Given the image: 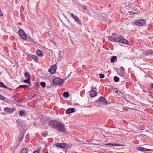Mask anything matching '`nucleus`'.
Masks as SVG:
<instances>
[{
	"label": "nucleus",
	"instance_id": "obj_1",
	"mask_svg": "<svg viewBox=\"0 0 153 153\" xmlns=\"http://www.w3.org/2000/svg\"><path fill=\"white\" fill-rule=\"evenodd\" d=\"M108 38L110 41L117 42L128 45L130 44L129 42L124 39L123 37L121 36H119L116 37H113L109 36H108Z\"/></svg>",
	"mask_w": 153,
	"mask_h": 153
},
{
	"label": "nucleus",
	"instance_id": "obj_2",
	"mask_svg": "<svg viewBox=\"0 0 153 153\" xmlns=\"http://www.w3.org/2000/svg\"><path fill=\"white\" fill-rule=\"evenodd\" d=\"M55 129L60 132H65L66 131L64 124L59 122H58Z\"/></svg>",
	"mask_w": 153,
	"mask_h": 153
},
{
	"label": "nucleus",
	"instance_id": "obj_3",
	"mask_svg": "<svg viewBox=\"0 0 153 153\" xmlns=\"http://www.w3.org/2000/svg\"><path fill=\"white\" fill-rule=\"evenodd\" d=\"M18 33L21 38L24 40H26V34L22 29L19 28L18 31Z\"/></svg>",
	"mask_w": 153,
	"mask_h": 153
},
{
	"label": "nucleus",
	"instance_id": "obj_4",
	"mask_svg": "<svg viewBox=\"0 0 153 153\" xmlns=\"http://www.w3.org/2000/svg\"><path fill=\"white\" fill-rule=\"evenodd\" d=\"M63 80L61 78H55L53 80V82L56 85H62L63 83Z\"/></svg>",
	"mask_w": 153,
	"mask_h": 153
},
{
	"label": "nucleus",
	"instance_id": "obj_5",
	"mask_svg": "<svg viewBox=\"0 0 153 153\" xmlns=\"http://www.w3.org/2000/svg\"><path fill=\"white\" fill-rule=\"evenodd\" d=\"M59 121L55 120H51L49 123V125L51 127L56 128Z\"/></svg>",
	"mask_w": 153,
	"mask_h": 153
},
{
	"label": "nucleus",
	"instance_id": "obj_6",
	"mask_svg": "<svg viewBox=\"0 0 153 153\" xmlns=\"http://www.w3.org/2000/svg\"><path fill=\"white\" fill-rule=\"evenodd\" d=\"M68 13L71 14L73 19H74L78 24H79L80 25H81L82 22L81 21V20L79 19L78 17H77L76 16L74 15L73 14L71 13Z\"/></svg>",
	"mask_w": 153,
	"mask_h": 153
},
{
	"label": "nucleus",
	"instance_id": "obj_7",
	"mask_svg": "<svg viewBox=\"0 0 153 153\" xmlns=\"http://www.w3.org/2000/svg\"><path fill=\"white\" fill-rule=\"evenodd\" d=\"M146 20H145L141 19L135 22V24L136 25L141 26L146 23Z\"/></svg>",
	"mask_w": 153,
	"mask_h": 153
},
{
	"label": "nucleus",
	"instance_id": "obj_8",
	"mask_svg": "<svg viewBox=\"0 0 153 153\" xmlns=\"http://www.w3.org/2000/svg\"><path fill=\"white\" fill-rule=\"evenodd\" d=\"M99 102H102L104 104H107V101L105 97H100L98 100H97V102L98 103Z\"/></svg>",
	"mask_w": 153,
	"mask_h": 153
},
{
	"label": "nucleus",
	"instance_id": "obj_9",
	"mask_svg": "<svg viewBox=\"0 0 153 153\" xmlns=\"http://www.w3.org/2000/svg\"><path fill=\"white\" fill-rule=\"evenodd\" d=\"M4 109L8 114L12 113L15 110V109L14 108H12L7 107L4 108Z\"/></svg>",
	"mask_w": 153,
	"mask_h": 153
},
{
	"label": "nucleus",
	"instance_id": "obj_10",
	"mask_svg": "<svg viewBox=\"0 0 153 153\" xmlns=\"http://www.w3.org/2000/svg\"><path fill=\"white\" fill-rule=\"evenodd\" d=\"M56 67L55 65H53L49 69L48 71L52 74H53L56 70Z\"/></svg>",
	"mask_w": 153,
	"mask_h": 153
},
{
	"label": "nucleus",
	"instance_id": "obj_11",
	"mask_svg": "<svg viewBox=\"0 0 153 153\" xmlns=\"http://www.w3.org/2000/svg\"><path fill=\"white\" fill-rule=\"evenodd\" d=\"M75 110L74 108H69L67 109L66 111L65 112L67 114L74 113L75 112Z\"/></svg>",
	"mask_w": 153,
	"mask_h": 153
},
{
	"label": "nucleus",
	"instance_id": "obj_12",
	"mask_svg": "<svg viewBox=\"0 0 153 153\" xmlns=\"http://www.w3.org/2000/svg\"><path fill=\"white\" fill-rule=\"evenodd\" d=\"M137 149L139 151H141L142 152L152 150L151 149L145 148L142 147H138V148H137Z\"/></svg>",
	"mask_w": 153,
	"mask_h": 153
},
{
	"label": "nucleus",
	"instance_id": "obj_13",
	"mask_svg": "<svg viewBox=\"0 0 153 153\" xmlns=\"http://www.w3.org/2000/svg\"><path fill=\"white\" fill-rule=\"evenodd\" d=\"M104 16L99 15V14H97L98 17L101 20H103L105 21H107V20H108V19H107L106 17L105 16V14H104Z\"/></svg>",
	"mask_w": 153,
	"mask_h": 153
},
{
	"label": "nucleus",
	"instance_id": "obj_14",
	"mask_svg": "<svg viewBox=\"0 0 153 153\" xmlns=\"http://www.w3.org/2000/svg\"><path fill=\"white\" fill-rule=\"evenodd\" d=\"M36 53L39 56L42 57L44 55L43 52L41 50L38 49L36 51Z\"/></svg>",
	"mask_w": 153,
	"mask_h": 153
},
{
	"label": "nucleus",
	"instance_id": "obj_15",
	"mask_svg": "<svg viewBox=\"0 0 153 153\" xmlns=\"http://www.w3.org/2000/svg\"><path fill=\"white\" fill-rule=\"evenodd\" d=\"M97 94V92L94 90H91L90 91V96L91 97H94Z\"/></svg>",
	"mask_w": 153,
	"mask_h": 153
},
{
	"label": "nucleus",
	"instance_id": "obj_16",
	"mask_svg": "<svg viewBox=\"0 0 153 153\" xmlns=\"http://www.w3.org/2000/svg\"><path fill=\"white\" fill-rule=\"evenodd\" d=\"M62 149H65L69 148L70 146L69 144H66V143H62Z\"/></svg>",
	"mask_w": 153,
	"mask_h": 153
},
{
	"label": "nucleus",
	"instance_id": "obj_17",
	"mask_svg": "<svg viewBox=\"0 0 153 153\" xmlns=\"http://www.w3.org/2000/svg\"><path fill=\"white\" fill-rule=\"evenodd\" d=\"M30 56L31 57L32 59L35 61L37 62H38V57L36 55H34L32 54L30 55Z\"/></svg>",
	"mask_w": 153,
	"mask_h": 153
},
{
	"label": "nucleus",
	"instance_id": "obj_18",
	"mask_svg": "<svg viewBox=\"0 0 153 153\" xmlns=\"http://www.w3.org/2000/svg\"><path fill=\"white\" fill-rule=\"evenodd\" d=\"M120 69L121 73L119 74L121 76H123L124 75V68L123 67L121 66L120 67Z\"/></svg>",
	"mask_w": 153,
	"mask_h": 153
},
{
	"label": "nucleus",
	"instance_id": "obj_19",
	"mask_svg": "<svg viewBox=\"0 0 153 153\" xmlns=\"http://www.w3.org/2000/svg\"><path fill=\"white\" fill-rule=\"evenodd\" d=\"M64 56L63 52L62 51H60L59 53V57L58 59L60 60Z\"/></svg>",
	"mask_w": 153,
	"mask_h": 153
},
{
	"label": "nucleus",
	"instance_id": "obj_20",
	"mask_svg": "<svg viewBox=\"0 0 153 153\" xmlns=\"http://www.w3.org/2000/svg\"><path fill=\"white\" fill-rule=\"evenodd\" d=\"M24 76L25 77L27 78V79H30V74L29 73L26 72L24 74Z\"/></svg>",
	"mask_w": 153,
	"mask_h": 153
},
{
	"label": "nucleus",
	"instance_id": "obj_21",
	"mask_svg": "<svg viewBox=\"0 0 153 153\" xmlns=\"http://www.w3.org/2000/svg\"><path fill=\"white\" fill-rule=\"evenodd\" d=\"M117 59V57L116 56H112L111 59V62L112 63H114L115 62V60Z\"/></svg>",
	"mask_w": 153,
	"mask_h": 153
},
{
	"label": "nucleus",
	"instance_id": "obj_22",
	"mask_svg": "<svg viewBox=\"0 0 153 153\" xmlns=\"http://www.w3.org/2000/svg\"><path fill=\"white\" fill-rule=\"evenodd\" d=\"M26 40H27V41L29 42H32L34 43H35L33 39L29 36H26Z\"/></svg>",
	"mask_w": 153,
	"mask_h": 153
},
{
	"label": "nucleus",
	"instance_id": "obj_23",
	"mask_svg": "<svg viewBox=\"0 0 153 153\" xmlns=\"http://www.w3.org/2000/svg\"><path fill=\"white\" fill-rule=\"evenodd\" d=\"M16 122L17 123V126L18 127H20L21 126V124L22 123V121L21 120H19L18 119L16 120Z\"/></svg>",
	"mask_w": 153,
	"mask_h": 153
},
{
	"label": "nucleus",
	"instance_id": "obj_24",
	"mask_svg": "<svg viewBox=\"0 0 153 153\" xmlns=\"http://www.w3.org/2000/svg\"><path fill=\"white\" fill-rule=\"evenodd\" d=\"M24 135V134H23L22 133H21L19 135V139H18L19 141L20 142L22 140L23 138Z\"/></svg>",
	"mask_w": 153,
	"mask_h": 153
},
{
	"label": "nucleus",
	"instance_id": "obj_25",
	"mask_svg": "<svg viewBox=\"0 0 153 153\" xmlns=\"http://www.w3.org/2000/svg\"><path fill=\"white\" fill-rule=\"evenodd\" d=\"M62 143H57L55 144L56 147H58L59 148H62Z\"/></svg>",
	"mask_w": 153,
	"mask_h": 153
},
{
	"label": "nucleus",
	"instance_id": "obj_26",
	"mask_svg": "<svg viewBox=\"0 0 153 153\" xmlns=\"http://www.w3.org/2000/svg\"><path fill=\"white\" fill-rule=\"evenodd\" d=\"M29 86L28 85H21L20 86H19L18 87V88H27L29 87Z\"/></svg>",
	"mask_w": 153,
	"mask_h": 153
},
{
	"label": "nucleus",
	"instance_id": "obj_27",
	"mask_svg": "<svg viewBox=\"0 0 153 153\" xmlns=\"http://www.w3.org/2000/svg\"><path fill=\"white\" fill-rule=\"evenodd\" d=\"M106 144L107 145H109L112 147L114 146H120V144H119L108 143Z\"/></svg>",
	"mask_w": 153,
	"mask_h": 153
},
{
	"label": "nucleus",
	"instance_id": "obj_28",
	"mask_svg": "<svg viewBox=\"0 0 153 153\" xmlns=\"http://www.w3.org/2000/svg\"><path fill=\"white\" fill-rule=\"evenodd\" d=\"M62 95L64 97L67 98H68L69 97V93L68 92H64Z\"/></svg>",
	"mask_w": 153,
	"mask_h": 153
},
{
	"label": "nucleus",
	"instance_id": "obj_29",
	"mask_svg": "<svg viewBox=\"0 0 153 153\" xmlns=\"http://www.w3.org/2000/svg\"><path fill=\"white\" fill-rule=\"evenodd\" d=\"M23 82L24 83H28L29 84H30V83H31L30 79H27L24 80H23Z\"/></svg>",
	"mask_w": 153,
	"mask_h": 153
},
{
	"label": "nucleus",
	"instance_id": "obj_30",
	"mask_svg": "<svg viewBox=\"0 0 153 153\" xmlns=\"http://www.w3.org/2000/svg\"><path fill=\"white\" fill-rule=\"evenodd\" d=\"M21 153H27V149L25 148L22 149L21 150Z\"/></svg>",
	"mask_w": 153,
	"mask_h": 153
},
{
	"label": "nucleus",
	"instance_id": "obj_31",
	"mask_svg": "<svg viewBox=\"0 0 153 153\" xmlns=\"http://www.w3.org/2000/svg\"><path fill=\"white\" fill-rule=\"evenodd\" d=\"M114 80L115 82H118L119 81V78L117 76H114Z\"/></svg>",
	"mask_w": 153,
	"mask_h": 153
},
{
	"label": "nucleus",
	"instance_id": "obj_32",
	"mask_svg": "<svg viewBox=\"0 0 153 153\" xmlns=\"http://www.w3.org/2000/svg\"><path fill=\"white\" fill-rule=\"evenodd\" d=\"M40 85L43 88H45L46 86V84L44 82H41L40 83Z\"/></svg>",
	"mask_w": 153,
	"mask_h": 153
},
{
	"label": "nucleus",
	"instance_id": "obj_33",
	"mask_svg": "<svg viewBox=\"0 0 153 153\" xmlns=\"http://www.w3.org/2000/svg\"><path fill=\"white\" fill-rule=\"evenodd\" d=\"M48 134V133L46 131H44L43 133H42L41 135L42 136L46 137Z\"/></svg>",
	"mask_w": 153,
	"mask_h": 153
},
{
	"label": "nucleus",
	"instance_id": "obj_34",
	"mask_svg": "<svg viewBox=\"0 0 153 153\" xmlns=\"http://www.w3.org/2000/svg\"><path fill=\"white\" fill-rule=\"evenodd\" d=\"M99 77L101 78H103L104 77L105 75L104 74H102V73H100L99 74Z\"/></svg>",
	"mask_w": 153,
	"mask_h": 153
},
{
	"label": "nucleus",
	"instance_id": "obj_35",
	"mask_svg": "<svg viewBox=\"0 0 153 153\" xmlns=\"http://www.w3.org/2000/svg\"><path fill=\"white\" fill-rule=\"evenodd\" d=\"M19 116H22L24 114V112L22 110L20 111V112L19 113Z\"/></svg>",
	"mask_w": 153,
	"mask_h": 153
},
{
	"label": "nucleus",
	"instance_id": "obj_36",
	"mask_svg": "<svg viewBox=\"0 0 153 153\" xmlns=\"http://www.w3.org/2000/svg\"><path fill=\"white\" fill-rule=\"evenodd\" d=\"M5 86L6 85L3 82H0V87H3L5 88Z\"/></svg>",
	"mask_w": 153,
	"mask_h": 153
},
{
	"label": "nucleus",
	"instance_id": "obj_37",
	"mask_svg": "<svg viewBox=\"0 0 153 153\" xmlns=\"http://www.w3.org/2000/svg\"><path fill=\"white\" fill-rule=\"evenodd\" d=\"M4 97L1 94H0V99L3 100L4 99Z\"/></svg>",
	"mask_w": 153,
	"mask_h": 153
},
{
	"label": "nucleus",
	"instance_id": "obj_38",
	"mask_svg": "<svg viewBox=\"0 0 153 153\" xmlns=\"http://www.w3.org/2000/svg\"><path fill=\"white\" fill-rule=\"evenodd\" d=\"M5 88L7 89L10 91H11L12 90V88H10L9 87H7L6 86H5Z\"/></svg>",
	"mask_w": 153,
	"mask_h": 153
},
{
	"label": "nucleus",
	"instance_id": "obj_39",
	"mask_svg": "<svg viewBox=\"0 0 153 153\" xmlns=\"http://www.w3.org/2000/svg\"><path fill=\"white\" fill-rule=\"evenodd\" d=\"M146 54L147 55H151V53H150V50L149 51L147 52V53H146Z\"/></svg>",
	"mask_w": 153,
	"mask_h": 153
},
{
	"label": "nucleus",
	"instance_id": "obj_40",
	"mask_svg": "<svg viewBox=\"0 0 153 153\" xmlns=\"http://www.w3.org/2000/svg\"><path fill=\"white\" fill-rule=\"evenodd\" d=\"M16 96L15 95V96H13V98H14V99L15 100H16V101H17V99H18V98H16Z\"/></svg>",
	"mask_w": 153,
	"mask_h": 153
},
{
	"label": "nucleus",
	"instance_id": "obj_41",
	"mask_svg": "<svg viewBox=\"0 0 153 153\" xmlns=\"http://www.w3.org/2000/svg\"><path fill=\"white\" fill-rule=\"evenodd\" d=\"M35 86L36 87H39V84L37 83V82H35Z\"/></svg>",
	"mask_w": 153,
	"mask_h": 153
},
{
	"label": "nucleus",
	"instance_id": "obj_42",
	"mask_svg": "<svg viewBox=\"0 0 153 153\" xmlns=\"http://www.w3.org/2000/svg\"><path fill=\"white\" fill-rule=\"evenodd\" d=\"M22 100H23V99L22 98H21L20 99H18V100H17V101L19 102H21Z\"/></svg>",
	"mask_w": 153,
	"mask_h": 153
},
{
	"label": "nucleus",
	"instance_id": "obj_43",
	"mask_svg": "<svg viewBox=\"0 0 153 153\" xmlns=\"http://www.w3.org/2000/svg\"><path fill=\"white\" fill-rule=\"evenodd\" d=\"M82 8L84 10H86L87 9V7L85 6H83Z\"/></svg>",
	"mask_w": 153,
	"mask_h": 153
},
{
	"label": "nucleus",
	"instance_id": "obj_44",
	"mask_svg": "<svg viewBox=\"0 0 153 153\" xmlns=\"http://www.w3.org/2000/svg\"><path fill=\"white\" fill-rule=\"evenodd\" d=\"M114 89L116 90V91H115V93H118V91L117 89V88H114Z\"/></svg>",
	"mask_w": 153,
	"mask_h": 153
},
{
	"label": "nucleus",
	"instance_id": "obj_45",
	"mask_svg": "<svg viewBox=\"0 0 153 153\" xmlns=\"http://www.w3.org/2000/svg\"><path fill=\"white\" fill-rule=\"evenodd\" d=\"M150 53H151V55H153V50H150Z\"/></svg>",
	"mask_w": 153,
	"mask_h": 153
},
{
	"label": "nucleus",
	"instance_id": "obj_46",
	"mask_svg": "<svg viewBox=\"0 0 153 153\" xmlns=\"http://www.w3.org/2000/svg\"><path fill=\"white\" fill-rule=\"evenodd\" d=\"M130 13L131 14H133L134 13V12H133V11H130Z\"/></svg>",
	"mask_w": 153,
	"mask_h": 153
},
{
	"label": "nucleus",
	"instance_id": "obj_47",
	"mask_svg": "<svg viewBox=\"0 0 153 153\" xmlns=\"http://www.w3.org/2000/svg\"><path fill=\"white\" fill-rule=\"evenodd\" d=\"M119 95H120V94H122V93H121V92L120 91H119V92H118V93H117Z\"/></svg>",
	"mask_w": 153,
	"mask_h": 153
},
{
	"label": "nucleus",
	"instance_id": "obj_48",
	"mask_svg": "<svg viewBox=\"0 0 153 153\" xmlns=\"http://www.w3.org/2000/svg\"><path fill=\"white\" fill-rule=\"evenodd\" d=\"M33 153H39V152L38 151H35Z\"/></svg>",
	"mask_w": 153,
	"mask_h": 153
},
{
	"label": "nucleus",
	"instance_id": "obj_49",
	"mask_svg": "<svg viewBox=\"0 0 153 153\" xmlns=\"http://www.w3.org/2000/svg\"><path fill=\"white\" fill-rule=\"evenodd\" d=\"M151 87L153 89V83H152L151 84Z\"/></svg>",
	"mask_w": 153,
	"mask_h": 153
},
{
	"label": "nucleus",
	"instance_id": "obj_50",
	"mask_svg": "<svg viewBox=\"0 0 153 153\" xmlns=\"http://www.w3.org/2000/svg\"><path fill=\"white\" fill-rule=\"evenodd\" d=\"M36 95V94H33V96H32V97H34Z\"/></svg>",
	"mask_w": 153,
	"mask_h": 153
},
{
	"label": "nucleus",
	"instance_id": "obj_51",
	"mask_svg": "<svg viewBox=\"0 0 153 153\" xmlns=\"http://www.w3.org/2000/svg\"><path fill=\"white\" fill-rule=\"evenodd\" d=\"M45 153H48V152H45Z\"/></svg>",
	"mask_w": 153,
	"mask_h": 153
},
{
	"label": "nucleus",
	"instance_id": "obj_52",
	"mask_svg": "<svg viewBox=\"0 0 153 153\" xmlns=\"http://www.w3.org/2000/svg\"><path fill=\"white\" fill-rule=\"evenodd\" d=\"M94 88V89H96L95 88Z\"/></svg>",
	"mask_w": 153,
	"mask_h": 153
},
{
	"label": "nucleus",
	"instance_id": "obj_53",
	"mask_svg": "<svg viewBox=\"0 0 153 153\" xmlns=\"http://www.w3.org/2000/svg\"><path fill=\"white\" fill-rule=\"evenodd\" d=\"M77 105H79V104H77Z\"/></svg>",
	"mask_w": 153,
	"mask_h": 153
}]
</instances>
